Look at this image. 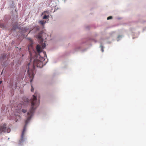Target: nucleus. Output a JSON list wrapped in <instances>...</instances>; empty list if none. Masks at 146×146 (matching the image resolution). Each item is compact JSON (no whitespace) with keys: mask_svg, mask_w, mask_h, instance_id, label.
<instances>
[{"mask_svg":"<svg viewBox=\"0 0 146 146\" xmlns=\"http://www.w3.org/2000/svg\"><path fill=\"white\" fill-rule=\"evenodd\" d=\"M24 102H23V104L25 105L27 104H28L29 102V100L27 98H25L24 99Z\"/></svg>","mask_w":146,"mask_h":146,"instance_id":"6","label":"nucleus"},{"mask_svg":"<svg viewBox=\"0 0 146 146\" xmlns=\"http://www.w3.org/2000/svg\"><path fill=\"white\" fill-rule=\"evenodd\" d=\"M35 29H36V31H38L39 29V28L38 27L36 26L35 27Z\"/></svg>","mask_w":146,"mask_h":146,"instance_id":"12","label":"nucleus"},{"mask_svg":"<svg viewBox=\"0 0 146 146\" xmlns=\"http://www.w3.org/2000/svg\"><path fill=\"white\" fill-rule=\"evenodd\" d=\"M100 47L101 48V50L102 52H103L104 51L103 47L102 45H101L100 46Z\"/></svg>","mask_w":146,"mask_h":146,"instance_id":"9","label":"nucleus"},{"mask_svg":"<svg viewBox=\"0 0 146 146\" xmlns=\"http://www.w3.org/2000/svg\"><path fill=\"white\" fill-rule=\"evenodd\" d=\"M31 31H30L29 32V33H30V32Z\"/></svg>","mask_w":146,"mask_h":146,"instance_id":"17","label":"nucleus"},{"mask_svg":"<svg viewBox=\"0 0 146 146\" xmlns=\"http://www.w3.org/2000/svg\"><path fill=\"white\" fill-rule=\"evenodd\" d=\"M22 112H23V113H25L27 111H26V110L22 109Z\"/></svg>","mask_w":146,"mask_h":146,"instance_id":"11","label":"nucleus"},{"mask_svg":"<svg viewBox=\"0 0 146 146\" xmlns=\"http://www.w3.org/2000/svg\"><path fill=\"white\" fill-rule=\"evenodd\" d=\"M36 96L37 95L35 93L34 95H33V97L31 100V108L27 113L28 117L25 121V125L21 134V139L19 140V142L20 143H22L25 141L24 135L27 125L33 115L35 110L39 105V101L37 100Z\"/></svg>","mask_w":146,"mask_h":146,"instance_id":"1","label":"nucleus"},{"mask_svg":"<svg viewBox=\"0 0 146 146\" xmlns=\"http://www.w3.org/2000/svg\"><path fill=\"white\" fill-rule=\"evenodd\" d=\"M112 16H109L107 18V19L108 20L111 19L112 18Z\"/></svg>","mask_w":146,"mask_h":146,"instance_id":"13","label":"nucleus"},{"mask_svg":"<svg viewBox=\"0 0 146 146\" xmlns=\"http://www.w3.org/2000/svg\"><path fill=\"white\" fill-rule=\"evenodd\" d=\"M46 44L44 43V44L43 45H42V47L43 48H44L46 47Z\"/></svg>","mask_w":146,"mask_h":146,"instance_id":"15","label":"nucleus"},{"mask_svg":"<svg viewBox=\"0 0 146 146\" xmlns=\"http://www.w3.org/2000/svg\"><path fill=\"white\" fill-rule=\"evenodd\" d=\"M2 81H0V84H1L2 83Z\"/></svg>","mask_w":146,"mask_h":146,"instance_id":"16","label":"nucleus"},{"mask_svg":"<svg viewBox=\"0 0 146 146\" xmlns=\"http://www.w3.org/2000/svg\"><path fill=\"white\" fill-rule=\"evenodd\" d=\"M10 131V129L7 127L6 123H2L0 125V134L6 132L8 133Z\"/></svg>","mask_w":146,"mask_h":146,"instance_id":"3","label":"nucleus"},{"mask_svg":"<svg viewBox=\"0 0 146 146\" xmlns=\"http://www.w3.org/2000/svg\"><path fill=\"white\" fill-rule=\"evenodd\" d=\"M0 27L1 28H4V26L3 24H0Z\"/></svg>","mask_w":146,"mask_h":146,"instance_id":"10","label":"nucleus"},{"mask_svg":"<svg viewBox=\"0 0 146 146\" xmlns=\"http://www.w3.org/2000/svg\"><path fill=\"white\" fill-rule=\"evenodd\" d=\"M31 61L28 65V73L29 75H33V71L35 69V67L41 68L43 66L42 62L37 59L31 58Z\"/></svg>","mask_w":146,"mask_h":146,"instance_id":"2","label":"nucleus"},{"mask_svg":"<svg viewBox=\"0 0 146 146\" xmlns=\"http://www.w3.org/2000/svg\"><path fill=\"white\" fill-rule=\"evenodd\" d=\"M34 91V88L33 87V86L31 85V91L32 92H33Z\"/></svg>","mask_w":146,"mask_h":146,"instance_id":"14","label":"nucleus"},{"mask_svg":"<svg viewBox=\"0 0 146 146\" xmlns=\"http://www.w3.org/2000/svg\"><path fill=\"white\" fill-rule=\"evenodd\" d=\"M48 17H49V16L48 15H44L43 17V19H47L48 18Z\"/></svg>","mask_w":146,"mask_h":146,"instance_id":"8","label":"nucleus"},{"mask_svg":"<svg viewBox=\"0 0 146 146\" xmlns=\"http://www.w3.org/2000/svg\"><path fill=\"white\" fill-rule=\"evenodd\" d=\"M46 22L44 21H39V23L42 25H43Z\"/></svg>","mask_w":146,"mask_h":146,"instance_id":"7","label":"nucleus"},{"mask_svg":"<svg viewBox=\"0 0 146 146\" xmlns=\"http://www.w3.org/2000/svg\"><path fill=\"white\" fill-rule=\"evenodd\" d=\"M42 32H40L38 33L37 35V38L39 40H40L41 41H42L43 40L42 37Z\"/></svg>","mask_w":146,"mask_h":146,"instance_id":"4","label":"nucleus"},{"mask_svg":"<svg viewBox=\"0 0 146 146\" xmlns=\"http://www.w3.org/2000/svg\"><path fill=\"white\" fill-rule=\"evenodd\" d=\"M36 49L37 52L39 53L41 52V48L39 45H37L36 46Z\"/></svg>","mask_w":146,"mask_h":146,"instance_id":"5","label":"nucleus"}]
</instances>
